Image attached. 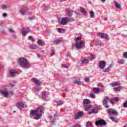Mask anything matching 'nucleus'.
<instances>
[{
	"label": "nucleus",
	"mask_w": 127,
	"mask_h": 127,
	"mask_svg": "<svg viewBox=\"0 0 127 127\" xmlns=\"http://www.w3.org/2000/svg\"><path fill=\"white\" fill-rule=\"evenodd\" d=\"M119 97H114L110 99V97L106 96L103 100L102 104L104 107L106 108V109H109V108H110V106H109L108 104L109 101L110 104H112V105H114V104H115V102H119Z\"/></svg>",
	"instance_id": "obj_1"
},
{
	"label": "nucleus",
	"mask_w": 127,
	"mask_h": 127,
	"mask_svg": "<svg viewBox=\"0 0 127 127\" xmlns=\"http://www.w3.org/2000/svg\"><path fill=\"white\" fill-rule=\"evenodd\" d=\"M43 107L40 106L36 110H32V115L34 117V120H39L42 116V114H38L43 112Z\"/></svg>",
	"instance_id": "obj_2"
},
{
	"label": "nucleus",
	"mask_w": 127,
	"mask_h": 127,
	"mask_svg": "<svg viewBox=\"0 0 127 127\" xmlns=\"http://www.w3.org/2000/svg\"><path fill=\"white\" fill-rule=\"evenodd\" d=\"M18 62L19 65H20V66H21V67H22L23 68H29L30 66V65L29 64V62H28V61L25 58H20Z\"/></svg>",
	"instance_id": "obj_3"
},
{
	"label": "nucleus",
	"mask_w": 127,
	"mask_h": 127,
	"mask_svg": "<svg viewBox=\"0 0 127 127\" xmlns=\"http://www.w3.org/2000/svg\"><path fill=\"white\" fill-rule=\"evenodd\" d=\"M20 13L22 15H26V14H31V12L29 11V9L27 7L23 5L19 10Z\"/></svg>",
	"instance_id": "obj_4"
},
{
	"label": "nucleus",
	"mask_w": 127,
	"mask_h": 127,
	"mask_svg": "<svg viewBox=\"0 0 127 127\" xmlns=\"http://www.w3.org/2000/svg\"><path fill=\"white\" fill-rule=\"evenodd\" d=\"M91 103V101L90 100L88 99H84L83 100V105L84 107H85V109L86 111H89V110H91V105H90V103Z\"/></svg>",
	"instance_id": "obj_5"
},
{
	"label": "nucleus",
	"mask_w": 127,
	"mask_h": 127,
	"mask_svg": "<svg viewBox=\"0 0 127 127\" xmlns=\"http://www.w3.org/2000/svg\"><path fill=\"white\" fill-rule=\"evenodd\" d=\"M96 126H102L103 127H105V126H107L108 123L105 121V120L103 119H100L95 122Z\"/></svg>",
	"instance_id": "obj_6"
},
{
	"label": "nucleus",
	"mask_w": 127,
	"mask_h": 127,
	"mask_svg": "<svg viewBox=\"0 0 127 127\" xmlns=\"http://www.w3.org/2000/svg\"><path fill=\"white\" fill-rule=\"evenodd\" d=\"M97 35L101 37V38H102L103 39H106V40H109L110 39L109 35L104 33H98L97 34Z\"/></svg>",
	"instance_id": "obj_7"
},
{
	"label": "nucleus",
	"mask_w": 127,
	"mask_h": 127,
	"mask_svg": "<svg viewBox=\"0 0 127 127\" xmlns=\"http://www.w3.org/2000/svg\"><path fill=\"white\" fill-rule=\"evenodd\" d=\"M107 113L109 115H111L112 116H118V112L115 110L113 109H109L107 110Z\"/></svg>",
	"instance_id": "obj_8"
},
{
	"label": "nucleus",
	"mask_w": 127,
	"mask_h": 127,
	"mask_svg": "<svg viewBox=\"0 0 127 127\" xmlns=\"http://www.w3.org/2000/svg\"><path fill=\"white\" fill-rule=\"evenodd\" d=\"M75 47L77 49H82V48H84V47H85V43L83 41H81L79 43L76 44Z\"/></svg>",
	"instance_id": "obj_9"
},
{
	"label": "nucleus",
	"mask_w": 127,
	"mask_h": 127,
	"mask_svg": "<svg viewBox=\"0 0 127 127\" xmlns=\"http://www.w3.org/2000/svg\"><path fill=\"white\" fill-rule=\"evenodd\" d=\"M58 20L61 22V24H62V25H65V24H67V17L62 18L61 20H60V19L58 18Z\"/></svg>",
	"instance_id": "obj_10"
},
{
	"label": "nucleus",
	"mask_w": 127,
	"mask_h": 127,
	"mask_svg": "<svg viewBox=\"0 0 127 127\" xmlns=\"http://www.w3.org/2000/svg\"><path fill=\"white\" fill-rule=\"evenodd\" d=\"M30 31V29L28 28L27 29L23 28L22 29V34L23 36H26V34L29 33Z\"/></svg>",
	"instance_id": "obj_11"
},
{
	"label": "nucleus",
	"mask_w": 127,
	"mask_h": 127,
	"mask_svg": "<svg viewBox=\"0 0 127 127\" xmlns=\"http://www.w3.org/2000/svg\"><path fill=\"white\" fill-rule=\"evenodd\" d=\"M83 116H84V112H83V111L79 112L74 116V120H78V119H80V118H82Z\"/></svg>",
	"instance_id": "obj_12"
},
{
	"label": "nucleus",
	"mask_w": 127,
	"mask_h": 127,
	"mask_svg": "<svg viewBox=\"0 0 127 127\" xmlns=\"http://www.w3.org/2000/svg\"><path fill=\"white\" fill-rule=\"evenodd\" d=\"M106 66V62L104 61H101L99 62V67L100 69H104Z\"/></svg>",
	"instance_id": "obj_13"
},
{
	"label": "nucleus",
	"mask_w": 127,
	"mask_h": 127,
	"mask_svg": "<svg viewBox=\"0 0 127 127\" xmlns=\"http://www.w3.org/2000/svg\"><path fill=\"white\" fill-rule=\"evenodd\" d=\"M16 106L18 109H19L21 111V108H24V104L22 102H19L16 104Z\"/></svg>",
	"instance_id": "obj_14"
},
{
	"label": "nucleus",
	"mask_w": 127,
	"mask_h": 127,
	"mask_svg": "<svg viewBox=\"0 0 127 127\" xmlns=\"http://www.w3.org/2000/svg\"><path fill=\"white\" fill-rule=\"evenodd\" d=\"M99 110V108L98 107H94L91 112L88 113L89 115H91V114H97L98 113V111Z\"/></svg>",
	"instance_id": "obj_15"
},
{
	"label": "nucleus",
	"mask_w": 127,
	"mask_h": 127,
	"mask_svg": "<svg viewBox=\"0 0 127 127\" xmlns=\"http://www.w3.org/2000/svg\"><path fill=\"white\" fill-rule=\"evenodd\" d=\"M0 94L5 98H7L8 97V92L6 90H1Z\"/></svg>",
	"instance_id": "obj_16"
},
{
	"label": "nucleus",
	"mask_w": 127,
	"mask_h": 127,
	"mask_svg": "<svg viewBox=\"0 0 127 127\" xmlns=\"http://www.w3.org/2000/svg\"><path fill=\"white\" fill-rule=\"evenodd\" d=\"M32 81L34 82L36 85H41V84H42V82H41V81L36 79V78H33Z\"/></svg>",
	"instance_id": "obj_17"
},
{
	"label": "nucleus",
	"mask_w": 127,
	"mask_h": 127,
	"mask_svg": "<svg viewBox=\"0 0 127 127\" xmlns=\"http://www.w3.org/2000/svg\"><path fill=\"white\" fill-rule=\"evenodd\" d=\"M74 84H76V85H81V83L80 81V78L75 79L73 81Z\"/></svg>",
	"instance_id": "obj_18"
},
{
	"label": "nucleus",
	"mask_w": 127,
	"mask_h": 127,
	"mask_svg": "<svg viewBox=\"0 0 127 127\" xmlns=\"http://www.w3.org/2000/svg\"><path fill=\"white\" fill-rule=\"evenodd\" d=\"M114 4L117 8H121V4H120L119 2H117V1H114Z\"/></svg>",
	"instance_id": "obj_19"
},
{
	"label": "nucleus",
	"mask_w": 127,
	"mask_h": 127,
	"mask_svg": "<svg viewBox=\"0 0 127 127\" xmlns=\"http://www.w3.org/2000/svg\"><path fill=\"white\" fill-rule=\"evenodd\" d=\"M37 43L39 46H43V45H45V44L44 43V41L40 40L37 42Z\"/></svg>",
	"instance_id": "obj_20"
},
{
	"label": "nucleus",
	"mask_w": 127,
	"mask_h": 127,
	"mask_svg": "<svg viewBox=\"0 0 127 127\" xmlns=\"http://www.w3.org/2000/svg\"><path fill=\"white\" fill-rule=\"evenodd\" d=\"M61 42H62V41L59 39L53 41V43H54V44H55L56 45H58V44H59V43H61Z\"/></svg>",
	"instance_id": "obj_21"
},
{
	"label": "nucleus",
	"mask_w": 127,
	"mask_h": 127,
	"mask_svg": "<svg viewBox=\"0 0 127 127\" xmlns=\"http://www.w3.org/2000/svg\"><path fill=\"white\" fill-rule=\"evenodd\" d=\"M80 12L84 15L87 14V11L85 10V9H84L83 7H80Z\"/></svg>",
	"instance_id": "obj_22"
},
{
	"label": "nucleus",
	"mask_w": 127,
	"mask_h": 127,
	"mask_svg": "<svg viewBox=\"0 0 127 127\" xmlns=\"http://www.w3.org/2000/svg\"><path fill=\"white\" fill-rule=\"evenodd\" d=\"M120 85H121V83H120L119 82H114L110 83V85L112 87H116V86H119Z\"/></svg>",
	"instance_id": "obj_23"
},
{
	"label": "nucleus",
	"mask_w": 127,
	"mask_h": 127,
	"mask_svg": "<svg viewBox=\"0 0 127 127\" xmlns=\"http://www.w3.org/2000/svg\"><path fill=\"white\" fill-rule=\"evenodd\" d=\"M9 74L11 76V77H14V76H15L16 72L13 71V70H10L9 71Z\"/></svg>",
	"instance_id": "obj_24"
},
{
	"label": "nucleus",
	"mask_w": 127,
	"mask_h": 127,
	"mask_svg": "<svg viewBox=\"0 0 127 127\" xmlns=\"http://www.w3.org/2000/svg\"><path fill=\"white\" fill-rule=\"evenodd\" d=\"M111 68H112V66H109L108 67H107L106 68H105V70H104L103 71V72H106L108 73V72H110V69Z\"/></svg>",
	"instance_id": "obj_25"
},
{
	"label": "nucleus",
	"mask_w": 127,
	"mask_h": 127,
	"mask_svg": "<svg viewBox=\"0 0 127 127\" xmlns=\"http://www.w3.org/2000/svg\"><path fill=\"white\" fill-rule=\"evenodd\" d=\"M93 92L94 93H99L100 92V88L98 87H94L93 88Z\"/></svg>",
	"instance_id": "obj_26"
},
{
	"label": "nucleus",
	"mask_w": 127,
	"mask_h": 127,
	"mask_svg": "<svg viewBox=\"0 0 127 127\" xmlns=\"http://www.w3.org/2000/svg\"><path fill=\"white\" fill-rule=\"evenodd\" d=\"M82 64H88L89 63V60L88 59H84L82 61Z\"/></svg>",
	"instance_id": "obj_27"
},
{
	"label": "nucleus",
	"mask_w": 127,
	"mask_h": 127,
	"mask_svg": "<svg viewBox=\"0 0 127 127\" xmlns=\"http://www.w3.org/2000/svg\"><path fill=\"white\" fill-rule=\"evenodd\" d=\"M58 106H62V105H63L64 104V102L62 100H59L57 101V102Z\"/></svg>",
	"instance_id": "obj_28"
},
{
	"label": "nucleus",
	"mask_w": 127,
	"mask_h": 127,
	"mask_svg": "<svg viewBox=\"0 0 127 127\" xmlns=\"http://www.w3.org/2000/svg\"><path fill=\"white\" fill-rule=\"evenodd\" d=\"M42 97L43 100L46 99V92H44L42 93Z\"/></svg>",
	"instance_id": "obj_29"
},
{
	"label": "nucleus",
	"mask_w": 127,
	"mask_h": 127,
	"mask_svg": "<svg viewBox=\"0 0 127 127\" xmlns=\"http://www.w3.org/2000/svg\"><path fill=\"white\" fill-rule=\"evenodd\" d=\"M66 14L69 16H71L73 14V12L71 10H67L66 12Z\"/></svg>",
	"instance_id": "obj_30"
},
{
	"label": "nucleus",
	"mask_w": 127,
	"mask_h": 127,
	"mask_svg": "<svg viewBox=\"0 0 127 127\" xmlns=\"http://www.w3.org/2000/svg\"><path fill=\"white\" fill-rule=\"evenodd\" d=\"M86 127H93V125H92V123H91V122H90V121H88L87 123Z\"/></svg>",
	"instance_id": "obj_31"
},
{
	"label": "nucleus",
	"mask_w": 127,
	"mask_h": 127,
	"mask_svg": "<svg viewBox=\"0 0 127 127\" xmlns=\"http://www.w3.org/2000/svg\"><path fill=\"white\" fill-rule=\"evenodd\" d=\"M114 90L115 91H121V90H122V86H118V87H115L114 88Z\"/></svg>",
	"instance_id": "obj_32"
},
{
	"label": "nucleus",
	"mask_w": 127,
	"mask_h": 127,
	"mask_svg": "<svg viewBox=\"0 0 127 127\" xmlns=\"http://www.w3.org/2000/svg\"><path fill=\"white\" fill-rule=\"evenodd\" d=\"M94 16H95V13H94V11H90V17L91 18H94Z\"/></svg>",
	"instance_id": "obj_33"
},
{
	"label": "nucleus",
	"mask_w": 127,
	"mask_h": 127,
	"mask_svg": "<svg viewBox=\"0 0 127 127\" xmlns=\"http://www.w3.org/2000/svg\"><path fill=\"white\" fill-rule=\"evenodd\" d=\"M110 120H111V121H112V122H114L115 123H117V119H116V118L113 117H110Z\"/></svg>",
	"instance_id": "obj_34"
},
{
	"label": "nucleus",
	"mask_w": 127,
	"mask_h": 127,
	"mask_svg": "<svg viewBox=\"0 0 127 127\" xmlns=\"http://www.w3.org/2000/svg\"><path fill=\"white\" fill-rule=\"evenodd\" d=\"M89 97L90 98H92V99H96V95H95V94H94V93H90Z\"/></svg>",
	"instance_id": "obj_35"
},
{
	"label": "nucleus",
	"mask_w": 127,
	"mask_h": 127,
	"mask_svg": "<svg viewBox=\"0 0 127 127\" xmlns=\"http://www.w3.org/2000/svg\"><path fill=\"white\" fill-rule=\"evenodd\" d=\"M62 68H66V69H68L69 66L67 65V64H62Z\"/></svg>",
	"instance_id": "obj_36"
},
{
	"label": "nucleus",
	"mask_w": 127,
	"mask_h": 127,
	"mask_svg": "<svg viewBox=\"0 0 127 127\" xmlns=\"http://www.w3.org/2000/svg\"><path fill=\"white\" fill-rule=\"evenodd\" d=\"M67 22H70L71 21H74L75 19H73V18H69L68 17H67Z\"/></svg>",
	"instance_id": "obj_37"
},
{
	"label": "nucleus",
	"mask_w": 127,
	"mask_h": 127,
	"mask_svg": "<svg viewBox=\"0 0 127 127\" xmlns=\"http://www.w3.org/2000/svg\"><path fill=\"white\" fill-rule=\"evenodd\" d=\"M95 58H96V57L95 56V55L91 54L89 59L90 60H93L95 59Z\"/></svg>",
	"instance_id": "obj_38"
},
{
	"label": "nucleus",
	"mask_w": 127,
	"mask_h": 127,
	"mask_svg": "<svg viewBox=\"0 0 127 127\" xmlns=\"http://www.w3.org/2000/svg\"><path fill=\"white\" fill-rule=\"evenodd\" d=\"M82 39V37L81 36V34H79V36L75 38V40L76 41H79V40H81Z\"/></svg>",
	"instance_id": "obj_39"
},
{
	"label": "nucleus",
	"mask_w": 127,
	"mask_h": 127,
	"mask_svg": "<svg viewBox=\"0 0 127 127\" xmlns=\"http://www.w3.org/2000/svg\"><path fill=\"white\" fill-rule=\"evenodd\" d=\"M118 63H119V64H125V60H120L118 61Z\"/></svg>",
	"instance_id": "obj_40"
},
{
	"label": "nucleus",
	"mask_w": 127,
	"mask_h": 127,
	"mask_svg": "<svg viewBox=\"0 0 127 127\" xmlns=\"http://www.w3.org/2000/svg\"><path fill=\"white\" fill-rule=\"evenodd\" d=\"M35 90L36 92H38V91H40V90H41V87H36L35 88Z\"/></svg>",
	"instance_id": "obj_41"
},
{
	"label": "nucleus",
	"mask_w": 127,
	"mask_h": 127,
	"mask_svg": "<svg viewBox=\"0 0 127 127\" xmlns=\"http://www.w3.org/2000/svg\"><path fill=\"white\" fill-rule=\"evenodd\" d=\"M38 49V46L37 45H35L32 46V49Z\"/></svg>",
	"instance_id": "obj_42"
},
{
	"label": "nucleus",
	"mask_w": 127,
	"mask_h": 127,
	"mask_svg": "<svg viewBox=\"0 0 127 127\" xmlns=\"http://www.w3.org/2000/svg\"><path fill=\"white\" fill-rule=\"evenodd\" d=\"M55 55V51H54V50H52V52L51 54V56H53Z\"/></svg>",
	"instance_id": "obj_43"
},
{
	"label": "nucleus",
	"mask_w": 127,
	"mask_h": 127,
	"mask_svg": "<svg viewBox=\"0 0 127 127\" xmlns=\"http://www.w3.org/2000/svg\"><path fill=\"white\" fill-rule=\"evenodd\" d=\"M7 8V6L6 4H4L2 5V9H6Z\"/></svg>",
	"instance_id": "obj_44"
},
{
	"label": "nucleus",
	"mask_w": 127,
	"mask_h": 127,
	"mask_svg": "<svg viewBox=\"0 0 127 127\" xmlns=\"http://www.w3.org/2000/svg\"><path fill=\"white\" fill-rule=\"evenodd\" d=\"M9 32H10V33H14L15 31L12 29H9Z\"/></svg>",
	"instance_id": "obj_45"
},
{
	"label": "nucleus",
	"mask_w": 127,
	"mask_h": 127,
	"mask_svg": "<svg viewBox=\"0 0 127 127\" xmlns=\"http://www.w3.org/2000/svg\"><path fill=\"white\" fill-rule=\"evenodd\" d=\"M123 57H124V58H127V52L123 54Z\"/></svg>",
	"instance_id": "obj_46"
},
{
	"label": "nucleus",
	"mask_w": 127,
	"mask_h": 127,
	"mask_svg": "<svg viewBox=\"0 0 127 127\" xmlns=\"http://www.w3.org/2000/svg\"><path fill=\"white\" fill-rule=\"evenodd\" d=\"M57 30L59 32V33H61V32H62V31H63V29L61 28H58Z\"/></svg>",
	"instance_id": "obj_47"
},
{
	"label": "nucleus",
	"mask_w": 127,
	"mask_h": 127,
	"mask_svg": "<svg viewBox=\"0 0 127 127\" xmlns=\"http://www.w3.org/2000/svg\"><path fill=\"white\" fill-rule=\"evenodd\" d=\"M97 46H103V43H97Z\"/></svg>",
	"instance_id": "obj_48"
},
{
	"label": "nucleus",
	"mask_w": 127,
	"mask_h": 127,
	"mask_svg": "<svg viewBox=\"0 0 127 127\" xmlns=\"http://www.w3.org/2000/svg\"><path fill=\"white\" fill-rule=\"evenodd\" d=\"M15 84V82H13L12 83H11L10 84V87H11V88H12V87H13L14 86V84Z\"/></svg>",
	"instance_id": "obj_49"
},
{
	"label": "nucleus",
	"mask_w": 127,
	"mask_h": 127,
	"mask_svg": "<svg viewBox=\"0 0 127 127\" xmlns=\"http://www.w3.org/2000/svg\"><path fill=\"white\" fill-rule=\"evenodd\" d=\"M85 81L86 82V83H89V82H90V79L86 78L85 79Z\"/></svg>",
	"instance_id": "obj_50"
},
{
	"label": "nucleus",
	"mask_w": 127,
	"mask_h": 127,
	"mask_svg": "<svg viewBox=\"0 0 127 127\" xmlns=\"http://www.w3.org/2000/svg\"><path fill=\"white\" fill-rule=\"evenodd\" d=\"M124 106L125 108H127V100L126 101L125 103H124Z\"/></svg>",
	"instance_id": "obj_51"
},
{
	"label": "nucleus",
	"mask_w": 127,
	"mask_h": 127,
	"mask_svg": "<svg viewBox=\"0 0 127 127\" xmlns=\"http://www.w3.org/2000/svg\"><path fill=\"white\" fill-rule=\"evenodd\" d=\"M71 127H80V125L77 124L75 125L72 126Z\"/></svg>",
	"instance_id": "obj_52"
},
{
	"label": "nucleus",
	"mask_w": 127,
	"mask_h": 127,
	"mask_svg": "<svg viewBox=\"0 0 127 127\" xmlns=\"http://www.w3.org/2000/svg\"><path fill=\"white\" fill-rule=\"evenodd\" d=\"M107 17H108V16H103V19H104V20H107Z\"/></svg>",
	"instance_id": "obj_53"
},
{
	"label": "nucleus",
	"mask_w": 127,
	"mask_h": 127,
	"mask_svg": "<svg viewBox=\"0 0 127 127\" xmlns=\"http://www.w3.org/2000/svg\"><path fill=\"white\" fill-rule=\"evenodd\" d=\"M2 15L3 17H6V13H3Z\"/></svg>",
	"instance_id": "obj_54"
},
{
	"label": "nucleus",
	"mask_w": 127,
	"mask_h": 127,
	"mask_svg": "<svg viewBox=\"0 0 127 127\" xmlns=\"http://www.w3.org/2000/svg\"><path fill=\"white\" fill-rule=\"evenodd\" d=\"M28 39H29V40H32V36H30L29 37Z\"/></svg>",
	"instance_id": "obj_55"
},
{
	"label": "nucleus",
	"mask_w": 127,
	"mask_h": 127,
	"mask_svg": "<svg viewBox=\"0 0 127 127\" xmlns=\"http://www.w3.org/2000/svg\"><path fill=\"white\" fill-rule=\"evenodd\" d=\"M37 56L38 58H40V57H41V56L39 54H38L37 55Z\"/></svg>",
	"instance_id": "obj_56"
},
{
	"label": "nucleus",
	"mask_w": 127,
	"mask_h": 127,
	"mask_svg": "<svg viewBox=\"0 0 127 127\" xmlns=\"http://www.w3.org/2000/svg\"><path fill=\"white\" fill-rule=\"evenodd\" d=\"M29 49H30L31 50H32V45H30V46L29 47Z\"/></svg>",
	"instance_id": "obj_57"
},
{
	"label": "nucleus",
	"mask_w": 127,
	"mask_h": 127,
	"mask_svg": "<svg viewBox=\"0 0 127 127\" xmlns=\"http://www.w3.org/2000/svg\"><path fill=\"white\" fill-rule=\"evenodd\" d=\"M30 115L32 116V110H31Z\"/></svg>",
	"instance_id": "obj_58"
},
{
	"label": "nucleus",
	"mask_w": 127,
	"mask_h": 127,
	"mask_svg": "<svg viewBox=\"0 0 127 127\" xmlns=\"http://www.w3.org/2000/svg\"><path fill=\"white\" fill-rule=\"evenodd\" d=\"M2 24H3V22H1L0 23V26H1V25H2Z\"/></svg>",
	"instance_id": "obj_59"
},
{
	"label": "nucleus",
	"mask_w": 127,
	"mask_h": 127,
	"mask_svg": "<svg viewBox=\"0 0 127 127\" xmlns=\"http://www.w3.org/2000/svg\"><path fill=\"white\" fill-rule=\"evenodd\" d=\"M29 20H32V17H29Z\"/></svg>",
	"instance_id": "obj_60"
},
{
	"label": "nucleus",
	"mask_w": 127,
	"mask_h": 127,
	"mask_svg": "<svg viewBox=\"0 0 127 127\" xmlns=\"http://www.w3.org/2000/svg\"><path fill=\"white\" fill-rule=\"evenodd\" d=\"M102 2H105L106 1V0H100Z\"/></svg>",
	"instance_id": "obj_61"
},
{
	"label": "nucleus",
	"mask_w": 127,
	"mask_h": 127,
	"mask_svg": "<svg viewBox=\"0 0 127 127\" xmlns=\"http://www.w3.org/2000/svg\"><path fill=\"white\" fill-rule=\"evenodd\" d=\"M41 52H42V53H44L45 51L44 50H42L41 51Z\"/></svg>",
	"instance_id": "obj_62"
},
{
	"label": "nucleus",
	"mask_w": 127,
	"mask_h": 127,
	"mask_svg": "<svg viewBox=\"0 0 127 127\" xmlns=\"http://www.w3.org/2000/svg\"><path fill=\"white\" fill-rule=\"evenodd\" d=\"M76 46V45L75 44H72V47H75Z\"/></svg>",
	"instance_id": "obj_63"
},
{
	"label": "nucleus",
	"mask_w": 127,
	"mask_h": 127,
	"mask_svg": "<svg viewBox=\"0 0 127 127\" xmlns=\"http://www.w3.org/2000/svg\"><path fill=\"white\" fill-rule=\"evenodd\" d=\"M54 117L56 118V117H58V115H57V114H55Z\"/></svg>",
	"instance_id": "obj_64"
}]
</instances>
